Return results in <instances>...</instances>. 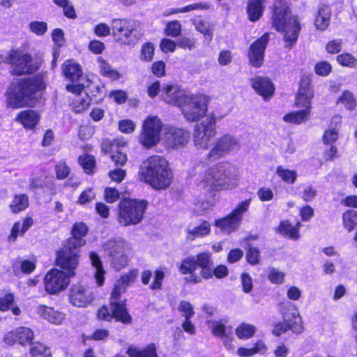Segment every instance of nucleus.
Masks as SVG:
<instances>
[{"instance_id":"nucleus-1","label":"nucleus","mask_w":357,"mask_h":357,"mask_svg":"<svg viewBox=\"0 0 357 357\" xmlns=\"http://www.w3.org/2000/svg\"><path fill=\"white\" fill-rule=\"evenodd\" d=\"M138 177L140 181L149 184L153 189L163 190L170 185L173 173L164 157L152 155L140 165Z\"/></svg>"},{"instance_id":"nucleus-2","label":"nucleus","mask_w":357,"mask_h":357,"mask_svg":"<svg viewBox=\"0 0 357 357\" xmlns=\"http://www.w3.org/2000/svg\"><path fill=\"white\" fill-rule=\"evenodd\" d=\"M134 278V275L129 273L116 282L110 297V308L106 306L100 307L97 313L99 319L111 321L115 318L123 324L131 323L132 317L126 310V299L122 298L121 294L126 291L127 286L133 281Z\"/></svg>"},{"instance_id":"nucleus-3","label":"nucleus","mask_w":357,"mask_h":357,"mask_svg":"<svg viewBox=\"0 0 357 357\" xmlns=\"http://www.w3.org/2000/svg\"><path fill=\"white\" fill-rule=\"evenodd\" d=\"M236 167L229 162H220L207 169L201 176L199 186L207 192L211 193L223 188H230L231 181L236 180Z\"/></svg>"},{"instance_id":"nucleus-4","label":"nucleus","mask_w":357,"mask_h":357,"mask_svg":"<svg viewBox=\"0 0 357 357\" xmlns=\"http://www.w3.org/2000/svg\"><path fill=\"white\" fill-rule=\"evenodd\" d=\"M273 26L283 34V38L287 43L286 47H291L298 39L301 26L297 16H291L290 11L285 3L280 1L275 3Z\"/></svg>"},{"instance_id":"nucleus-5","label":"nucleus","mask_w":357,"mask_h":357,"mask_svg":"<svg viewBox=\"0 0 357 357\" xmlns=\"http://www.w3.org/2000/svg\"><path fill=\"white\" fill-rule=\"evenodd\" d=\"M88 228L83 222L76 223L72 229L73 237L68 238L63 244L61 250L58 252V263L63 267L71 269L79 264V248L86 243L82 236L87 233Z\"/></svg>"},{"instance_id":"nucleus-6","label":"nucleus","mask_w":357,"mask_h":357,"mask_svg":"<svg viewBox=\"0 0 357 357\" xmlns=\"http://www.w3.org/2000/svg\"><path fill=\"white\" fill-rule=\"evenodd\" d=\"M43 88V83L38 78L22 79L15 90L8 93V104L13 108L31 106L33 96Z\"/></svg>"},{"instance_id":"nucleus-7","label":"nucleus","mask_w":357,"mask_h":357,"mask_svg":"<svg viewBox=\"0 0 357 357\" xmlns=\"http://www.w3.org/2000/svg\"><path fill=\"white\" fill-rule=\"evenodd\" d=\"M147 202L125 199L119 204L118 221L123 226L137 225L145 213Z\"/></svg>"},{"instance_id":"nucleus-8","label":"nucleus","mask_w":357,"mask_h":357,"mask_svg":"<svg viewBox=\"0 0 357 357\" xmlns=\"http://www.w3.org/2000/svg\"><path fill=\"white\" fill-rule=\"evenodd\" d=\"M56 264L63 271L54 268L50 271L45 277V289L50 294H54L65 289L70 283V277L75 275V269L77 267L70 268L68 267H63L58 263V257H56Z\"/></svg>"},{"instance_id":"nucleus-9","label":"nucleus","mask_w":357,"mask_h":357,"mask_svg":"<svg viewBox=\"0 0 357 357\" xmlns=\"http://www.w3.org/2000/svg\"><path fill=\"white\" fill-rule=\"evenodd\" d=\"M137 22L132 20L113 19L111 29L115 39L122 43L135 44L139 40Z\"/></svg>"},{"instance_id":"nucleus-10","label":"nucleus","mask_w":357,"mask_h":357,"mask_svg":"<svg viewBox=\"0 0 357 357\" xmlns=\"http://www.w3.org/2000/svg\"><path fill=\"white\" fill-rule=\"evenodd\" d=\"M11 65V73L14 75L33 73L40 67V62L33 59L31 54L12 51L8 58Z\"/></svg>"},{"instance_id":"nucleus-11","label":"nucleus","mask_w":357,"mask_h":357,"mask_svg":"<svg viewBox=\"0 0 357 357\" xmlns=\"http://www.w3.org/2000/svg\"><path fill=\"white\" fill-rule=\"evenodd\" d=\"M188 121L194 122L204 117L207 110L204 99L197 95H187L179 105Z\"/></svg>"},{"instance_id":"nucleus-12","label":"nucleus","mask_w":357,"mask_h":357,"mask_svg":"<svg viewBox=\"0 0 357 357\" xmlns=\"http://www.w3.org/2000/svg\"><path fill=\"white\" fill-rule=\"evenodd\" d=\"M126 246V242L121 238L109 239L102 245L112 266L116 270L123 268L128 264V257L124 253Z\"/></svg>"},{"instance_id":"nucleus-13","label":"nucleus","mask_w":357,"mask_h":357,"mask_svg":"<svg viewBox=\"0 0 357 357\" xmlns=\"http://www.w3.org/2000/svg\"><path fill=\"white\" fill-rule=\"evenodd\" d=\"M216 119L214 116H208L195 126L193 141L198 149H206L211 139L216 133Z\"/></svg>"},{"instance_id":"nucleus-14","label":"nucleus","mask_w":357,"mask_h":357,"mask_svg":"<svg viewBox=\"0 0 357 357\" xmlns=\"http://www.w3.org/2000/svg\"><path fill=\"white\" fill-rule=\"evenodd\" d=\"M250 202L251 199L243 201L230 214L215 220V226L219 227L222 232L226 234L235 231L242 221L243 213L248 211Z\"/></svg>"},{"instance_id":"nucleus-15","label":"nucleus","mask_w":357,"mask_h":357,"mask_svg":"<svg viewBox=\"0 0 357 357\" xmlns=\"http://www.w3.org/2000/svg\"><path fill=\"white\" fill-rule=\"evenodd\" d=\"M240 149L238 139L231 135H225L218 138L207 155L210 160H215L225 157Z\"/></svg>"},{"instance_id":"nucleus-16","label":"nucleus","mask_w":357,"mask_h":357,"mask_svg":"<svg viewBox=\"0 0 357 357\" xmlns=\"http://www.w3.org/2000/svg\"><path fill=\"white\" fill-rule=\"evenodd\" d=\"M162 126V122L158 117H149L144 123L139 142L146 148L155 146L160 140Z\"/></svg>"},{"instance_id":"nucleus-17","label":"nucleus","mask_w":357,"mask_h":357,"mask_svg":"<svg viewBox=\"0 0 357 357\" xmlns=\"http://www.w3.org/2000/svg\"><path fill=\"white\" fill-rule=\"evenodd\" d=\"M284 321L277 324L273 330V333L279 336L288 330L295 333H301L303 330V321L298 310L293 307L283 314Z\"/></svg>"},{"instance_id":"nucleus-18","label":"nucleus","mask_w":357,"mask_h":357,"mask_svg":"<svg viewBox=\"0 0 357 357\" xmlns=\"http://www.w3.org/2000/svg\"><path fill=\"white\" fill-rule=\"evenodd\" d=\"M269 41V34L266 33L252 43L248 52L249 61L256 68L260 67L264 62V51Z\"/></svg>"},{"instance_id":"nucleus-19","label":"nucleus","mask_w":357,"mask_h":357,"mask_svg":"<svg viewBox=\"0 0 357 357\" xmlns=\"http://www.w3.org/2000/svg\"><path fill=\"white\" fill-rule=\"evenodd\" d=\"M94 298L91 289L81 284L73 285L69 293L70 303L79 307H86Z\"/></svg>"},{"instance_id":"nucleus-20","label":"nucleus","mask_w":357,"mask_h":357,"mask_svg":"<svg viewBox=\"0 0 357 357\" xmlns=\"http://www.w3.org/2000/svg\"><path fill=\"white\" fill-rule=\"evenodd\" d=\"M33 338V332L27 327L21 326L8 333L4 337V342L8 345L18 342L21 345L31 343Z\"/></svg>"},{"instance_id":"nucleus-21","label":"nucleus","mask_w":357,"mask_h":357,"mask_svg":"<svg viewBox=\"0 0 357 357\" xmlns=\"http://www.w3.org/2000/svg\"><path fill=\"white\" fill-rule=\"evenodd\" d=\"M314 96V91L308 79H303L301 81L300 88L296 98L295 105L304 109H309L311 113V100Z\"/></svg>"},{"instance_id":"nucleus-22","label":"nucleus","mask_w":357,"mask_h":357,"mask_svg":"<svg viewBox=\"0 0 357 357\" xmlns=\"http://www.w3.org/2000/svg\"><path fill=\"white\" fill-rule=\"evenodd\" d=\"M162 98L167 103L176 105L178 107L188 95L176 84L165 85L162 87Z\"/></svg>"},{"instance_id":"nucleus-23","label":"nucleus","mask_w":357,"mask_h":357,"mask_svg":"<svg viewBox=\"0 0 357 357\" xmlns=\"http://www.w3.org/2000/svg\"><path fill=\"white\" fill-rule=\"evenodd\" d=\"M166 142L172 148L184 146L190 138L189 132L182 128H172L166 133Z\"/></svg>"},{"instance_id":"nucleus-24","label":"nucleus","mask_w":357,"mask_h":357,"mask_svg":"<svg viewBox=\"0 0 357 357\" xmlns=\"http://www.w3.org/2000/svg\"><path fill=\"white\" fill-rule=\"evenodd\" d=\"M252 86L256 92L266 100L273 96L275 90L273 83L267 77H257L254 78L252 80Z\"/></svg>"},{"instance_id":"nucleus-25","label":"nucleus","mask_w":357,"mask_h":357,"mask_svg":"<svg viewBox=\"0 0 357 357\" xmlns=\"http://www.w3.org/2000/svg\"><path fill=\"white\" fill-rule=\"evenodd\" d=\"M36 310L40 316L53 324H59L65 318L63 313L44 305H38Z\"/></svg>"},{"instance_id":"nucleus-26","label":"nucleus","mask_w":357,"mask_h":357,"mask_svg":"<svg viewBox=\"0 0 357 357\" xmlns=\"http://www.w3.org/2000/svg\"><path fill=\"white\" fill-rule=\"evenodd\" d=\"M62 71L65 77L73 82H78L82 75L81 66L71 60L63 63Z\"/></svg>"},{"instance_id":"nucleus-27","label":"nucleus","mask_w":357,"mask_h":357,"mask_svg":"<svg viewBox=\"0 0 357 357\" xmlns=\"http://www.w3.org/2000/svg\"><path fill=\"white\" fill-rule=\"evenodd\" d=\"M301 223L298 222L296 226H293L288 220L282 221L277 231L280 234L288 236L293 240H297L299 238V227Z\"/></svg>"},{"instance_id":"nucleus-28","label":"nucleus","mask_w":357,"mask_h":357,"mask_svg":"<svg viewBox=\"0 0 357 357\" xmlns=\"http://www.w3.org/2000/svg\"><path fill=\"white\" fill-rule=\"evenodd\" d=\"M17 120L25 128H33L38 123L39 116L33 110L21 111L17 117Z\"/></svg>"},{"instance_id":"nucleus-29","label":"nucleus","mask_w":357,"mask_h":357,"mask_svg":"<svg viewBox=\"0 0 357 357\" xmlns=\"http://www.w3.org/2000/svg\"><path fill=\"white\" fill-rule=\"evenodd\" d=\"M90 260L95 268V278L99 286H102L105 281V271L103 269L102 261L99 256L94 252H90Z\"/></svg>"},{"instance_id":"nucleus-30","label":"nucleus","mask_w":357,"mask_h":357,"mask_svg":"<svg viewBox=\"0 0 357 357\" xmlns=\"http://www.w3.org/2000/svg\"><path fill=\"white\" fill-rule=\"evenodd\" d=\"M331 9L328 6L323 5L319 9L314 24L318 29L325 30L330 22Z\"/></svg>"},{"instance_id":"nucleus-31","label":"nucleus","mask_w":357,"mask_h":357,"mask_svg":"<svg viewBox=\"0 0 357 357\" xmlns=\"http://www.w3.org/2000/svg\"><path fill=\"white\" fill-rule=\"evenodd\" d=\"M310 116L309 109H303L285 114L283 116V120L287 123L298 125L307 121L310 119Z\"/></svg>"},{"instance_id":"nucleus-32","label":"nucleus","mask_w":357,"mask_h":357,"mask_svg":"<svg viewBox=\"0 0 357 357\" xmlns=\"http://www.w3.org/2000/svg\"><path fill=\"white\" fill-rule=\"evenodd\" d=\"M195 29L205 36L206 40L211 42L213 36V26L209 22L202 19L192 20Z\"/></svg>"},{"instance_id":"nucleus-33","label":"nucleus","mask_w":357,"mask_h":357,"mask_svg":"<svg viewBox=\"0 0 357 357\" xmlns=\"http://www.w3.org/2000/svg\"><path fill=\"white\" fill-rule=\"evenodd\" d=\"M264 0H250L248 6V14L251 21H256L261 16Z\"/></svg>"},{"instance_id":"nucleus-34","label":"nucleus","mask_w":357,"mask_h":357,"mask_svg":"<svg viewBox=\"0 0 357 357\" xmlns=\"http://www.w3.org/2000/svg\"><path fill=\"white\" fill-rule=\"evenodd\" d=\"M211 231V225L207 221H203L199 225L188 229V237L194 239L204 236Z\"/></svg>"},{"instance_id":"nucleus-35","label":"nucleus","mask_w":357,"mask_h":357,"mask_svg":"<svg viewBox=\"0 0 357 357\" xmlns=\"http://www.w3.org/2000/svg\"><path fill=\"white\" fill-rule=\"evenodd\" d=\"M128 354L130 357H158L156 347L154 344H149L143 350L129 349Z\"/></svg>"},{"instance_id":"nucleus-36","label":"nucleus","mask_w":357,"mask_h":357,"mask_svg":"<svg viewBox=\"0 0 357 357\" xmlns=\"http://www.w3.org/2000/svg\"><path fill=\"white\" fill-rule=\"evenodd\" d=\"M29 206V198L26 195H15L10 205L11 211L15 213H19L26 209Z\"/></svg>"},{"instance_id":"nucleus-37","label":"nucleus","mask_w":357,"mask_h":357,"mask_svg":"<svg viewBox=\"0 0 357 357\" xmlns=\"http://www.w3.org/2000/svg\"><path fill=\"white\" fill-rule=\"evenodd\" d=\"M33 223V220L31 218H25L22 224L20 222L15 223L10 238L13 237L15 239L19 234L22 235L32 226Z\"/></svg>"},{"instance_id":"nucleus-38","label":"nucleus","mask_w":357,"mask_h":357,"mask_svg":"<svg viewBox=\"0 0 357 357\" xmlns=\"http://www.w3.org/2000/svg\"><path fill=\"white\" fill-rule=\"evenodd\" d=\"M196 259L195 257H188L185 258L179 266V271L183 274H193L197 268Z\"/></svg>"},{"instance_id":"nucleus-39","label":"nucleus","mask_w":357,"mask_h":357,"mask_svg":"<svg viewBox=\"0 0 357 357\" xmlns=\"http://www.w3.org/2000/svg\"><path fill=\"white\" fill-rule=\"evenodd\" d=\"M30 344V353L31 355H40L44 357H50L52 356L50 349L44 344L39 342H31Z\"/></svg>"},{"instance_id":"nucleus-40","label":"nucleus","mask_w":357,"mask_h":357,"mask_svg":"<svg viewBox=\"0 0 357 357\" xmlns=\"http://www.w3.org/2000/svg\"><path fill=\"white\" fill-rule=\"evenodd\" d=\"M343 223L344 227L351 231L357 225V211L355 210H349L343 214Z\"/></svg>"},{"instance_id":"nucleus-41","label":"nucleus","mask_w":357,"mask_h":357,"mask_svg":"<svg viewBox=\"0 0 357 357\" xmlns=\"http://www.w3.org/2000/svg\"><path fill=\"white\" fill-rule=\"evenodd\" d=\"M276 173L282 181L291 184L294 183L297 178L296 171L284 169L282 167L277 168Z\"/></svg>"},{"instance_id":"nucleus-42","label":"nucleus","mask_w":357,"mask_h":357,"mask_svg":"<svg viewBox=\"0 0 357 357\" xmlns=\"http://www.w3.org/2000/svg\"><path fill=\"white\" fill-rule=\"evenodd\" d=\"M98 62L100 64V73L102 75L114 79L119 77V73L116 70L113 69L106 61L102 59H99Z\"/></svg>"},{"instance_id":"nucleus-43","label":"nucleus","mask_w":357,"mask_h":357,"mask_svg":"<svg viewBox=\"0 0 357 357\" xmlns=\"http://www.w3.org/2000/svg\"><path fill=\"white\" fill-rule=\"evenodd\" d=\"M338 102L343 104L349 110H353L356 106V101L354 94L349 91H344L342 93V96L338 99Z\"/></svg>"},{"instance_id":"nucleus-44","label":"nucleus","mask_w":357,"mask_h":357,"mask_svg":"<svg viewBox=\"0 0 357 357\" xmlns=\"http://www.w3.org/2000/svg\"><path fill=\"white\" fill-rule=\"evenodd\" d=\"M79 162L87 174H91L95 167L96 160L93 155H84L79 158Z\"/></svg>"},{"instance_id":"nucleus-45","label":"nucleus","mask_w":357,"mask_h":357,"mask_svg":"<svg viewBox=\"0 0 357 357\" xmlns=\"http://www.w3.org/2000/svg\"><path fill=\"white\" fill-rule=\"evenodd\" d=\"M255 331V326L243 323L236 328V333L239 338L247 339L252 337Z\"/></svg>"},{"instance_id":"nucleus-46","label":"nucleus","mask_w":357,"mask_h":357,"mask_svg":"<svg viewBox=\"0 0 357 357\" xmlns=\"http://www.w3.org/2000/svg\"><path fill=\"white\" fill-rule=\"evenodd\" d=\"M57 6L62 7L64 15L69 18H75L76 13L74 7L70 3L68 0H53Z\"/></svg>"},{"instance_id":"nucleus-47","label":"nucleus","mask_w":357,"mask_h":357,"mask_svg":"<svg viewBox=\"0 0 357 357\" xmlns=\"http://www.w3.org/2000/svg\"><path fill=\"white\" fill-rule=\"evenodd\" d=\"M284 273L275 268H269L268 269V278L275 284L284 282Z\"/></svg>"},{"instance_id":"nucleus-48","label":"nucleus","mask_w":357,"mask_h":357,"mask_svg":"<svg viewBox=\"0 0 357 357\" xmlns=\"http://www.w3.org/2000/svg\"><path fill=\"white\" fill-rule=\"evenodd\" d=\"M337 61L340 65L350 68H354L357 65V59L349 53L338 55Z\"/></svg>"},{"instance_id":"nucleus-49","label":"nucleus","mask_w":357,"mask_h":357,"mask_svg":"<svg viewBox=\"0 0 357 357\" xmlns=\"http://www.w3.org/2000/svg\"><path fill=\"white\" fill-rule=\"evenodd\" d=\"M178 309L183 313V316L185 317V319H190L195 315L192 305L188 301H181Z\"/></svg>"},{"instance_id":"nucleus-50","label":"nucleus","mask_w":357,"mask_h":357,"mask_svg":"<svg viewBox=\"0 0 357 357\" xmlns=\"http://www.w3.org/2000/svg\"><path fill=\"white\" fill-rule=\"evenodd\" d=\"M181 31V25L177 20L169 22L166 27L165 33L167 36L172 37L178 36Z\"/></svg>"},{"instance_id":"nucleus-51","label":"nucleus","mask_w":357,"mask_h":357,"mask_svg":"<svg viewBox=\"0 0 357 357\" xmlns=\"http://www.w3.org/2000/svg\"><path fill=\"white\" fill-rule=\"evenodd\" d=\"M246 259L249 264L256 265L260 261V252L254 247H249L246 253Z\"/></svg>"},{"instance_id":"nucleus-52","label":"nucleus","mask_w":357,"mask_h":357,"mask_svg":"<svg viewBox=\"0 0 357 357\" xmlns=\"http://www.w3.org/2000/svg\"><path fill=\"white\" fill-rule=\"evenodd\" d=\"M29 29L33 33L43 36L47 31V26L45 22L33 21L29 24Z\"/></svg>"},{"instance_id":"nucleus-53","label":"nucleus","mask_w":357,"mask_h":357,"mask_svg":"<svg viewBox=\"0 0 357 357\" xmlns=\"http://www.w3.org/2000/svg\"><path fill=\"white\" fill-rule=\"evenodd\" d=\"M261 347H264V344L262 342H258L256 345V347L254 348H244V347H240L238 351L237 354L238 356L241 357H249L252 356L254 354H257L261 350Z\"/></svg>"},{"instance_id":"nucleus-54","label":"nucleus","mask_w":357,"mask_h":357,"mask_svg":"<svg viewBox=\"0 0 357 357\" xmlns=\"http://www.w3.org/2000/svg\"><path fill=\"white\" fill-rule=\"evenodd\" d=\"M202 270L200 271L201 276L192 275L190 277V281L194 283H198L201 282V278L204 279H208L212 278L213 273L211 268V266L202 267Z\"/></svg>"},{"instance_id":"nucleus-55","label":"nucleus","mask_w":357,"mask_h":357,"mask_svg":"<svg viewBox=\"0 0 357 357\" xmlns=\"http://www.w3.org/2000/svg\"><path fill=\"white\" fill-rule=\"evenodd\" d=\"M154 47L151 43H147L142 46L141 50V59L146 61H150L153 59Z\"/></svg>"},{"instance_id":"nucleus-56","label":"nucleus","mask_w":357,"mask_h":357,"mask_svg":"<svg viewBox=\"0 0 357 357\" xmlns=\"http://www.w3.org/2000/svg\"><path fill=\"white\" fill-rule=\"evenodd\" d=\"M56 178L59 179L66 178L70 174V168L65 162H60L55 167Z\"/></svg>"},{"instance_id":"nucleus-57","label":"nucleus","mask_w":357,"mask_h":357,"mask_svg":"<svg viewBox=\"0 0 357 357\" xmlns=\"http://www.w3.org/2000/svg\"><path fill=\"white\" fill-rule=\"evenodd\" d=\"M195 257L196 259L197 266H199L200 268H202V267L211 266L212 265L211 257L208 253L202 252V253L197 255Z\"/></svg>"},{"instance_id":"nucleus-58","label":"nucleus","mask_w":357,"mask_h":357,"mask_svg":"<svg viewBox=\"0 0 357 357\" xmlns=\"http://www.w3.org/2000/svg\"><path fill=\"white\" fill-rule=\"evenodd\" d=\"M315 72L321 76H326L331 71V66L326 61H322L315 65Z\"/></svg>"},{"instance_id":"nucleus-59","label":"nucleus","mask_w":357,"mask_h":357,"mask_svg":"<svg viewBox=\"0 0 357 357\" xmlns=\"http://www.w3.org/2000/svg\"><path fill=\"white\" fill-rule=\"evenodd\" d=\"M243 290L245 293H249L252 289V280L248 273H244L241 277Z\"/></svg>"},{"instance_id":"nucleus-60","label":"nucleus","mask_w":357,"mask_h":357,"mask_svg":"<svg viewBox=\"0 0 357 357\" xmlns=\"http://www.w3.org/2000/svg\"><path fill=\"white\" fill-rule=\"evenodd\" d=\"M195 40L189 38H181L176 42L177 46L185 50H191L195 48Z\"/></svg>"},{"instance_id":"nucleus-61","label":"nucleus","mask_w":357,"mask_h":357,"mask_svg":"<svg viewBox=\"0 0 357 357\" xmlns=\"http://www.w3.org/2000/svg\"><path fill=\"white\" fill-rule=\"evenodd\" d=\"M111 30L107 24L100 23L95 26L94 32L99 37H105L110 34Z\"/></svg>"},{"instance_id":"nucleus-62","label":"nucleus","mask_w":357,"mask_h":357,"mask_svg":"<svg viewBox=\"0 0 357 357\" xmlns=\"http://www.w3.org/2000/svg\"><path fill=\"white\" fill-rule=\"evenodd\" d=\"M177 44L172 40L164 38L161 40L160 48L162 52L167 53L168 52H173L176 50Z\"/></svg>"},{"instance_id":"nucleus-63","label":"nucleus","mask_w":357,"mask_h":357,"mask_svg":"<svg viewBox=\"0 0 357 357\" xmlns=\"http://www.w3.org/2000/svg\"><path fill=\"white\" fill-rule=\"evenodd\" d=\"M337 139V130L335 128L328 129L325 131L323 136V141L325 144H331L335 142Z\"/></svg>"},{"instance_id":"nucleus-64","label":"nucleus","mask_w":357,"mask_h":357,"mask_svg":"<svg viewBox=\"0 0 357 357\" xmlns=\"http://www.w3.org/2000/svg\"><path fill=\"white\" fill-rule=\"evenodd\" d=\"M95 196L96 195L93 192L92 189L89 188L88 190H86L83 191L80 195L78 199V203L80 204H85L86 203H89L95 198Z\"/></svg>"}]
</instances>
